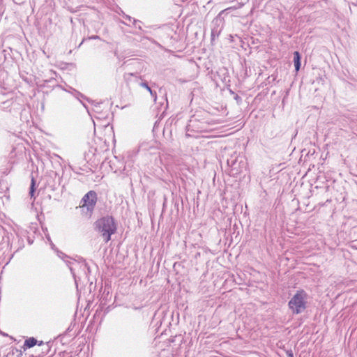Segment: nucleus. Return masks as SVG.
<instances>
[{"instance_id":"f257e3e1","label":"nucleus","mask_w":357,"mask_h":357,"mask_svg":"<svg viewBox=\"0 0 357 357\" xmlns=\"http://www.w3.org/2000/svg\"><path fill=\"white\" fill-rule=\"evenodd\" d=\"M308 295L303 289L298 290L288 303V306L293 314H301L307 307Z\"/></svg>"},{"instance_id":"f03ea898","label":"nucleus","mask_w":357,"mask_h":357,"mask_svg":"<svg viewBox=\"0 0 357 357\" xmlns=\"http://www.w3.org/2000/svg\"><path fill=\"white\" fill-rule=\"evenodd\" d=\"M96 227L101 233L105 242H108L111 238V235L116 231V225L112 217H103L96 222Z\"/></svg>"},{"instance_id":"7ed1b4c3","label":"nucleus","mask_w":357,"mask_h":357,"mask_svg":"<svg viewBox=\"0 0 357 357\" xmlns=\"http://www.w3.org/2000/svg\"><path fill=\"white\" fill-rule=\"evenodd\" d=\"M208 129V123L206 121H200L196 116L192 117L187 126L188 132H203Z\"/></svg>"},{"instance_id":"20e7f679","label":"nucleus","mask_w":357,"mask_h":357,"mask_svg":"<svg viewBox=\"0 0 357 357\" xmlns=\"http://www.w3.org/2000/svg\"><path fill=\"white\" fill-rule=\"evenodd\" d=\"M97 194L93 190L89 191L82 199V207L86 208L91 213L97 202Z\"/></svg>"},{"instance_id":"39448f33","label":"nucleus","mask_w":357,"mask_h":357,"mask_svg":"<svg viewBox=\"0 0 357 357\" xmlns=\"http://www.w3.org/2000/svg\"><path fill=\"white\" fill-rule=\"evenodd\" d=\"M67 266L69 267L72 275L76 280V271L78 268H84L85 264L84 263H79L74 259L65 260Z\"/></svg>"},{"instance_id":"423d86ee","label":"nucleus","mask_w":357,"mask_h":357,"mask_svg":"<svg viewBox=\"0 0 357 357\" xmlns=\"http://www.w3.org/2000/svg\"><path fill=\"white\" fill-rule=\"evenodd\" d=\"M39 342L34 338V337H29L24 341V345L22 347V349L25 351L28 348H31L34 347L35 345H38Z\"/></svg>"},{"instance_id":"0eeeda50","label":"nucleus","mask_w":357,"mask_h":357,"mask_svg":"<svg viewBox=\"0 0 357 357\" xmlns=\"http://www.w3.org/2000/svg\"><path fill=\"white\" fill-rule=\"evenodd\" d=\"M38 346L41 347V351L38 354V356L47 354L50 350V345L48 342L44 343L43 341H40Z\"/></svg>"},{"instance_id":"6e6552de","label":"nucleus","mask_w":357,"mask_h":357,"mask_svg":"<svg viewBox=\"0 0 357 357\" xmlns=\"http://www.w3.org/2000/svg\"><path fill=\"white\" fill-rule=\"evenodd\" d=\"M294 63L296 70L298 71L301 68V56L297 51L294 52Z\"/></svg>"},{"instance_id":"1a4fd4ad","label":"nucleus","mask_w":357,"mask_h":357,"mask_svg":"<svg viewBox=\"0 0 357 357\" xmlns=\"http://www.w3.org/2000/svg\"><path fill=\"white\" fill-rule=\"evenodd\" d=\"M140 85L142 86V87H144L145 89H146V90H148L151 94V96L154 99V101L156 100V98H157V95H156V92L155 91H152V89L149 86V85L147 84L146 82H142L140 84Z\"/></svg>"},{"instance_id":"9d476101","label":"nucleus","mask_w":357,"mask_h":357,"mask_svg":"<svg viewBox=\"0 0 357 357\" xmlns=\"http://www.w3.org/2000/svg\"><path fill=\"white\" fill-rule=\"evenodd\" d=\"M13 103V101L11 99L2 102V106H1L2 109H8L9 107H11Z\"/></svg>"},{"instance_id":"9b49d317","label":"nucleus","mask_w":357,"mask_h":357,"mask_svg":"<svg viewBox=\"0 0 357 357\" xmlns=\"http://www.w3.org/2000/svg\"><path fill=\"white\" fill-rule=\"evenodd\" d=\"M221 29H219L218 27H213L211 30V38L213 39L215 36H218L220 33Z\"/></svg>"},{"instance_id":"f8f14e48","label":"nucleus","mask_w":357,"mask_h":357,"mask_svg":"<svg viewBox=\"0 0 357 357\" xmlns=\"http://www.w3.org/2000/svg\"><path fill=\"white\" fill-rule=\"evenodd\" d=\"M35 183H36L35 179L33 178H32V179H31V187H30V191H29V194H30L31 197H33L34 196Z\"/></svg>"},{"instance_id":"ddd939ff","label":"nucleus","mask_w":357,"mask_h":357,"mask_svg":"<svg viewBox=\"0 0 357 357\" xmlns=\"http://www.w3.org/2000/svg\"><path fill=\"white\" fill-rule=\"evenodd\" d=\"M287 357H294V354L292 351H287Z\"/></svg>"},{"instance_id":"4468645a","label":"nucleus","mask_w":357,"mask_h":357,"mask_svg":"<svg viewBox=\"0 0 357 357\" xmlns=\"http://www.w3.org/2000/svg\"><path fill=\"white\" fill-rule=\"evenodd\" d=\"M99 107H100V106H99V105H98H98H94L93 110H94L95 112H98V108H99Z\"/></svg>"},{"instance_id":"2eb2a0df","label":"nucleus","mask_w":357,"mask_h":357,"mask_svg":"<svg viewBox=\"0 0 357 357\" xmlns=\"http://www.w3.org/2000/svg\"><path fill=\"white\" fill-rule=\"evenodd\" d=\"M219 22H220V20H218V19H215V20H213V24H218Z\"/></svg>"},{"instance_id":"dca6fc26","label":"nucleus","mask_w":357,"mask_h":357,"mask_svg":"<svg viewBox=\"0 0 357 357\" xmlns=\"http://www.w3.org/2000/svg\"><path fill=\"white\" fill-rule=\"evenodd\" d=\"M126 19L128 20V21L129 22H131L132 21V18L131 17L128 16V15H126Z\"/></svg>"},{"instance_id":"f3484780","label":"nucleus","mask_w":357,"mask_h":357,"mask_svg":"<svg viewBox=\"0 0 357 357\" xmlns=\"http://www.w3.org/2000/svg\"><path fill=\"white\" fill-rule=\"evenodd\" d=\"M98 38V36H92V37H91V38H93V39H96V38Z\"/></svg>"},{"instance_id":"a211bd4d","label":"nucleus","mask_w":357,"mask_h":357,"mask_svg":"<svg viewBox=\"0 0 357 357\" xmlns=\"http://www.w3.org/2000/svg\"><path fill=\"white\" fill-rule=\"evenodd\" d=\"M138 21L136 20H133V24H135Z\"/></svg>"}]
</instances>
